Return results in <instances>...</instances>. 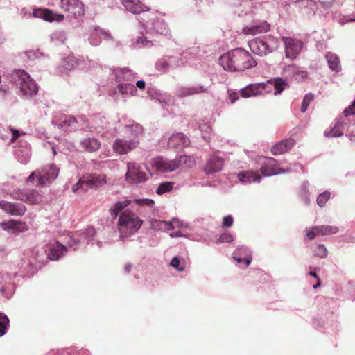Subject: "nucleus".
I'll use <instances>...</instances> for the list:
<instances>
[{
	"label": "nucleus",
	"instance_id": "20e7f679",
	"mask_svg": "<svg viewBox=\"0 0 355 355\" xmlns=\"http://www.w3.org/2000/svg\"><path fill=\"white\" fill-rule=\"evenodd\" d=\"M143 220L130 210L123 211L119 217L118 228L120 234L119 240H129L128 238L136 233L141 227Z\"/></svg>",
	"mask_w": 355,
	"mask_h": 355
},
{
	"label": "nucleus",
	"instance_id": "cd10ccee",
	"mask_svg": "<svg viewBox=\"0 0 355 355\" xmlns=\"http://www.w3.org/2000/svg\"><path fill=\"white\" fill-rule=\"evenodd\" d=\"M47 250V258L51 261L60 259L67 252V247L57 241L50 243Z\"/></svg>",
	"mask_w": 355,
	"mask_h": 355
},
{
	"label": "nucleus",
	"instance_id": "37998d69",
	"mask_svg": "<svg viewBox=\"0 0 355 355\" xmlns=\"http://www.w3.org/2000/svg\"><path fill=\"white\" fill-rule=\"evenodd\" d=\"M130 202L131 200L127 198L123 200L116 202L110 208L111 214L116 218L123 209H125L130 204Z\"/></svg>",
	"mask_w": 355,
	"mask_h": 355
},
{
	"label": "nucleus",
	"instance_id": "c85d7f7f",
	"mask_svg": "<svg viewBox=\"0 0 355 355\" xmlns=\"http://www.w3.org/2000/svg\"><path fill=\"white\" fill-rule=\"evenodd\" d=\"M223 159L214 154L208 157L204 167V171L207 174H211L220 171L223 168Z\"/></svg>",
	"mask_w": 355,
	"mask_h": 355
},
{
	"label": "nucleus",
	"instance_id": "9d476101",
	"mask_svg": "<svg viewBox=\"0 0 355 355\" xmlns=\"http://www.w3.org/2000/svg\"><path fill=\"white\" fill-rule=\"evenodd\" d=\"M12 196L15 199L29 205H39L46 201L43 193L35 189H17L12 191Z\"/></svg>",
	"mask_w": 355,
	"mask_h": 355
},
{
	"label": "nucleus",
	"instance_id": "4d7b16f0",
	"mask_svg": "<svg viewBox=\"0 0 355 355\" xmlns=\"http://www.w3.org/2000/svg\"><path fill=\"white\" fill-rule=\"evenodd\" d=\"M313 100V95L311 94H306L302 100L300 111L303 113H304L308 107L309 106L310 103Z\"/></svg>",
	"mask_w": 355,
	"mask_h": 355
},
{
	"label": "nucleus",
	"instance_id": "3c124183",
	"mask_svg": "<svg viewBox=\"0 0 355 355\" xmlns=\"http://www.w3.org/2000/svg\"><path fill=\"white\" fill-rule=\"evenodd\" d=\"M319 234L322 236L334 234L338 232V227L334 225H318Z\"/></svg>",
	"mask_w": 355,
	"mask_h": 355
},
{
	"label": "nucleus",
	"instance_id": "ddd939ff",
	"mask_svg": "<svg viewBox=\"0 0 355 355\" xmlns=\"http://www.w3.org/2000/svg\"><path fill=\"white\" fill-rule=\"evenodd\" d=\"M147 180V175L144 166L135 162L127 163V172L125 180L131 184H137L145 182Z\"/></svg>",
	"mask_w": 355,
	"mask_h": 355
},
{
	"label": "nucleus",
	"instance_id": "de8ad7c7",
	"mask_svg": "<svg viewBox=\"0 0 355 355\" xmlns=\"http://www.w3.org/2000/svg\"><path fill=\"white\" fill-rule=\"evenodd\" d=\"M331 198V192L330 189L325 190L324 191L320 193L316 199L317 205L320 207L322 208L326 206L327 202L330 200Z\"/></svg>",
	"mask_w": 355,
	"mask_h": 355
},
{
	"label": "nucleus",
	"instance_id": "13d9d810",
	"mask_svg": "<svg viewBox=\"0 0 355 355\" xmlns=\"http://www.w3.org/2000/svg\"><path fill=\"white\" fill-rule=\"evenodd\" d=\"M318 226H314L311 228H306L305 230V239L313 240L318 234L319 230Z\"/></svg>",
	"mask_w": 355,
	"mask_h": 355
},
{
	"label": "nucleus",
	"instance_id": "c9c22d12",
	"mask_svg": "<svg viewBox=\"0 0 355 355\" xmlns=\"http://www.w3.org/2000/svg\"><path fill=\"white\" fill-rule=\"evenodd\" d=\"M80 147L89 153L98 150L101 147V142L94 137H86L80 140Z\"/></svg>",
	"mask_w": 355,
	"mask_h": 355
},
{
	"label": "nucleus",
	"instance_id": "4c0bfd02",
	"mask_svg": "<svg viewBox=\"0 0 355 355\" xmlns=\"http://www.w3.org/2000/svg\"><path fill=\"white\" fill-rule=\"evenodd\" d=\"M345 126L346 123L338 121L329 130L324 132V136L329 138L340 137L343 135Z\"/></svg>",
	"mask_w": 355,
	"mask_h": 355
},
{
	"label": "nucleus",
	"instance_id": "393cba45",
	"mask_svg": "<svg viewBox=\"0 0 355 355\" xmlns=\"http://www.w3.org/2000/svg\"><path fill=\"white\" fill-rule=\"evenodd\" d=\"M124 135L130 140L138 141L139 144L143 136V128L135 122L129 121L124 127Z\"/></svg>",
	"mask_w": 355,
	"mask_h": 355
},
{
	"label": "nucleus",
	"instance_id": "58836bf2",
	"mask_svg": "<svg viewBox=\"0 0 355 355\" xmlns=\"http://www.w3.org/2000/svg\"><path fill=\"white\" fill-rule=\"evenodd\" d=\"M329 67L331 70L338 72L341 70V65L339 57L331 52H328L325 55Z\"/></svg>",
	"mask_w": 355,
	"mask_h": 355
},
{
	"label": "nucleus",
	"instance_id": "f03ea898",
	"mask_svg": "<svg viewBox=\"0 0 355 355\" xmlns=\"http://www.w3.org/2000/svg\"><path fill=\"white\" fill-rule=\"evenodd\" d=\"M92 126L89 127L86 125L85 121L82 119H77L73 116L60 114L58 119H55L52 121V123L58 127V128L64 131L69 130H82L85 128H89L90 130L94 129L97 134L104 136L103 130L107 128V121L104 116L99 114L95 115L92 119Z\"/></svg>",
	"mask_w": 355,
	"mask_h": 355
},
{
	"label": "nucleus",
	"instance_id": "c756f323",
	"mask_svg": "<svg viewBox=\"0 0 355 355\" xmlns=\"http://www.w3.org/2000/svg\"><path fill=\"white\" fill-rule=\"evenodd\" d=\"M33 15L35 18H41L49 22H60L64 19V15L62 14L55 13L48 9H36L33 11Z\"/></svg>",
	"mask_w": 355,
	"mask_h": 355
},
{
	"label": "nucleus",
	"instance_id": "f3484780",
	"mask_svg": "<svg viewBox=\"0 0 355 355\" xmlns=\"http://www.w3.org/2000/svg\"><path fill=\"white\" fill-rule=\"evenodd\" d=\"M261 161V173L263 176H272L278 174L292 172L293 170L288 167L282 169L277 166V162L272 157H263Z\"/></svg>",
	"mask_w": 355,
	"mask_h": 355
},
{
	"label": "nucleus",
	"instance_id": "1a4fd4ad",
	"mask_svg": "<svg viewBox=\"0 0 355 355\" xmlns=\"http://www.w3.org/2000/svg\"><path fill=\"white\" fill-rule=\"evenodd\" d=\"M59 169L54 164H47L41 168L37 169L26 178L27 184L33 183L35 178L37 184L46 185L54 181L58 177Z\"/></svg>",
	"mask_w": 355,
	"mask_h": 355
},
{
	"label": "nucleus",
	"instance_id": "9b49d317",
	"mask_svg": "<svg viewBox=\"0 0 355 355\" xmlns=\"http://www.w3.org/2000/svg\"><path fill=\"white\" fill-rule=\"evenodd\" d=\"M95 234V230L92 227H89L85 231L80 230L71 233L69 235L67 245L73 250L79 249L83 244L94 245L93 238Z\"/></svg>",
	"mask_w": 355,
	"mask_h": 355
},
{
	"label": "nucleus",
	"instance_id": "6e6552de",
	"mask_svg": "<svg viewBox=\"0 0 355 355\" xmlns=\"http://www.w3.org/2000/svg\"><path fill=\"white\" fill-rule=\"evenodd\" d=\"M248 46L253 53L264 56L277 50L279 46V42L275 36L268 35L250 40Z\"/></svg>",
	"mask_w": 355,
	"mask_h": 355
},
{
	"label": "nucleus",
	"instance_id": "603ef678",
	"mask_svg": "<svg viewBox=\"0 0 355 355\" xmlns=\"http://www.w3.org/2000/svg\"><path fill=\"white\" fill-rule=\"evenodd\" d=\"M10 326V320L3 313H0V337L5 335Z\"/></svg>",
	"mask_w": 355,
	"mask_h": 355
},
{
	"label": "nucleus",
	"instance_id": "f704fd0d",
	"mask_svg": "<svg viewBox=\"0 0 355 355\" xmlns=\"http://www.w3.org/2000/svg\"><path fill=\"white\" fill-rule=\"evenodd\" d=\"M103 37L107 39L110 37V35L103 29L95 28L91 31L88 40L91 45L97 46L101 43Z\"/></svg>",
	"mask_w": 355,
	"mask_h": 355
},
{
	"label": "nucleus",
	"instance_id": "f8f14e48",
	"mask_svg": "<svg viewBox=\"0 0 355 355\" xmlns=\"http://www.w3.org/2000/svg\"><path fill=\"white\" fill-rule=\"evenodd\" d=\"M185 63L184 57L182 55H164L156 61L155 67L158 71L166 73L183 67Z\"/></svg>",
	"mask_w": 355,
	"mask_h": 355
},
{
	"label": "nucleus",
	"instance_id": "a19ab883",
	"mask_svg": "<svg viewBox=\"0 0 355 355\" xmlns=\"http://www.w3.org/2000/svg\"><path fill=\"white\" fill-rule=\"evenodd\" d=\"M311 250L314 257L324 259L328 255V250L324 244L314 243L311 245Z\"/></svg>",
	"mask_w": 355,
	"mask_h": 355
},
{
	"label": "nucleus",
	"instance_id": "bb28decb",
	"mask_svg": "<svg viewBox=\"0 0 355 355\" xmlns=\"http://www.w3.org/2000/svg\"><path fill=\"white\" fill-rule=\"evenodd\" d=\"M0 209L12 216H21L26 211V207L24 205L13 203L6 200L0 201Z\"/></svg>",
	"mask_w": 355,
	"mask_h": 355
},
{
	"label": "nucleus",
	"instance_id": "39448f33",
	"mask_svg": "<svg viewBox=\"0 0 355 355\" xmlns=\"http://www.w3.org/2000/svg\"><path fill=\"white\" fill-rule=\"evenodd\" d=\"M12 81L19 88L20 94L25 98H31L35 96L39 86L34 79L23 69H16L11 75Z\"/></svg>",
	"mask_w": 355,
	"mask_h": 355
},
{
	"label": "nucleus",
	"instance_id": "5fc2aeb1",
	"mask_svg": "<svg viewBox=\"0 0 355 355\" xmlns=\"http://www.w3.org/2000/svg\"><path fill=\"white\" fill-rule=\"evenodd\" d=\"M170 266L176 269L178 272H183L186 270V263L181 262L178 257H175L171 261Z\"/></svg>",
	"mask_w": 355,
	"mask_h": 355
},
{
	"label": "nucleus",
	"instance_id": "5701e85b",
	"mask_svg": "<svg viewBox=\"0 0 355 355\" xmlns=\"http://www.w3.org/2000/svg\"><path fill=\"white\" fill-rule=\"evenodd\" d=\"M270 29V25L264 20L254 21L252 24L243 28L242 33L246 35H255L267 33Z\"/></svg>",
	"mask_w": 355,
	"mask_h": 355
},
{
	"label": "nucleus",
	"instance_id": "774afa93",
	"mask_svg": "<svg viewBox=\"0 0 355 355\" xmlns=\"http://www.w3.org/2000/svg\"><path fill=\"white\" fill-rule=\"evenodd\" d=\"M344 114H345L346 116L349 115L355 114V99L347 108L345 109Z\"/></svg>",
	"mask_w": 355,
	"mask_h": 355
},
{
	"label": "nucleus",
	"instance_id": "69168bd1",
	"mask_svg": "<svg viewBox=\"0 0 355 355\" xmlns=\"http://www.w3.org/2000/svg\"><path fill=\"white\" fill-rule=\"evenodd\" d=\"M234 218L232 215L225 216L223 218L222 227L223 228H230L232 226Z\"/></svg>",
	"mask_w": 355,
	"mask_h": 355
},
{
	"label": "nucleus",
	"instance_id": "423d86ee",
	"mask_svg": "<svg viewBox=\"0 0 355 355\" xmlns=\"http://www.w3.org/2000/svg\"><path fill=\"white\" fill-rule=\"evenodd\" d=\"M47 257V250L43 247L37 246L24 254L20 263V270L27 276L33 275L37 270V263H42Z\"/></svg>",
	"mask_w": 355,
	"mask_h": 355
},
{
	"label": "nucleus",
	"instance_id": "09e8293b",
	"mask_svg": "<svg viewBox=\"0 0 355 355\" xmlns=\"http://www.w3.org/2000/svg\"><path fill=\"white\" fill-rule=\"evenodd\" d=\"M14 291L15 285L12 282V279L10 282L8 280L7 284L3 285L0 289L1 295L7 299H10L12 296Z\"/></svg>",
	"mask_w": 355,
	"mask_h": 355
},
{
	"label": "nucleus",
	"instance_id": "a878e982",
	"mask_svg": "<svg viewBox=\"0 0 355 355\" xmlns=\"http://www.w3.org/2000/svg\"><path fill=\"white\" fill-rule=\"evenodd\" d=\"M282 74L286 78H292L300 81L307 78V72L301 70L296 64L285 65L282 69Z\"/></svg>",
	"mask_w": 355,
	"mask_h": 355
},
{
	"label": "nucleus",
	"instance_id": "864d4df0",
	"mask_svg": "<svg viewBox=\"0 0 355 355\" xmlns=\"http://www.w3.org/2000/svg\"><path fill=\"white\" fill-rule=\"evenodd\" d=\"M199 130L201 132L202 138L207 141L211 135V128L209 123H202L199 125Z\"/></svg>",
	"mask_w": 355,
	"mask_h": 355
},
{
	"label": "nucleus",
	"instance_id": "b1692460",
	"mask_svg": "<svg viewBox=\"0 0 355 355\" xmlns=\"http://www.w3.org/2000/svg\"><path fill=\"white\" fill-rule=\"evenodd\" d=\"M125 9L131 13L141 15L138 19L144 17V14L149 11V8L139 0H121Z\"/></svg>",
	"mask_w": 355,
	"mask_h": 355
},
{
	"label": "nucleus",
	"instance_id": "8fccbe9b",
	"mask_svg": "<svg viewBox=\"0 0 355 355\" xmlns=\"http://www.w3.org/2000/svg\"><path fill=\"white\" fill-rule=\"evenodd\" d=\"M272 82L275 87V95L280 94L288 85L286 81L281 78H275ZM268 83H272V80H269Z\"/></svg>",
	"mask_w": 355,
	"mask_h": 355
},
{
	"label": "nucleus",
	"instance_id": "412c9836",
	"mask_svg": "<svg viewBox=\"0 0 355 355\" xmlns=\"http://www.w3.org/2000/svg\"><path fill=\"white\" fill-rule=\"evenodd\" d=\"M14 155L19 162L27 164L31 159L29 144L26 141L20 139L15 146Z\"/></svg>",
	"mask_w": 355,
	"mask_h": 355
},
{
	"label": "nucleus",
	"instance_id": "680f3d73",
	"mask_svg": "<svg viewBox=\"0 0 355 355\" xmlns=\"http://www.w3.org/2000/svg\"><path fill=\"white\" fill-rule=\"evenodd\" d=\"M232 257L234 261L240 266L241 268H247L250 266V263H248V259L243 257H239L238 255L232 254Z\"/></svg>",
	"mask_w": 355,
	"mask_h": 355
},
{
	"label": "nucleus",
	"instance_id": "72a5a7b5",
	"mask_svg": "<svg viewBox=\"0 0 355 355\" xmlns=\"http://www.w3.org/2000/svg\"><path fill=\"white\" fill-rule=\"evenodd\" d=\"M141 35H138L130 41V46L132 49L150 48L153 46V42L144 35L146 33L141 29Z\"/></svg>",
	"mask_w": 355,
	"mask_h": 355
},
{
	"label": "nucleus",
	"instance_id": "7ed1b4c3",
	"mask_svg": "<svg viewBox=\"0 0 355 355\" xmlns=\"http://www.w3.org/2000/svg\"><path fill=\"white\" fill-rule=\"evenodd\" d=\"M219 64L225 70L230 71H243L257 64L250 53L242 48L234 49L221 55Z\"/></svg>",
	"mask_w": 355,
	"mask_h": 355
},
{
	"label": "nucleus",
	"instance_id": "052dcab7",
	"mask_svg": "<svg viewBox=\"0 0 355 355\" xmlns=\"http://www.w3.org/2000/svg\"><path fill=\"white\" fill-rule=\"evenodd\" d=\"M171 226L173 227V230L175 228L190 229L189 223L180 220L177 218H173L171 220Z\"/></svg>",
	"mask_w": 355,
	"mask_h": 355
},
{
	"label": "nucleus",
	"instance_id": "ea45409f",
	"mask_svg": "<svg viewBox=\"0 0 355 355\" xmlns=\"http://www.w3.org/2000/svg\"><path fill=\"white\" fill-rule=\"evenodd\" d=\"M21 134L17 130L4 128L0 125V139L6 140L11 135L10 141L15 142Z\"/></svg>",
	"mask_w": 355,
	"mask_h": 355
},
{
	"label": "nucleus",
	"instance_id": "f257e3e1",
	"mask_svg": "<svg viewBox=\"0 0 355 355\" xmlns=\"http://www.w3.org/2000/svg\"><path fill=\"white\" fill-rule=\"evenodd\" d=\"M112 76L116 83V89L112 94L115 101L118 100V94L126 98L137 96L138 89L143 91L146 88V82L137 80V73L128 68L114 69Z\"/></svg>",
	"mask_w": 355,
	"mask_h": 355
},
{
	"label": "nucleus",
	"instance_id": "473e14b6",
	"mask_svg": "<svg viewBox=\"0 0 355 355\" xmlns=\"http://www.w3.org/2000/svg\"><path fill=\"white\" fill-rule=\"evenodd\" d=\"M237 177L239 180L243 184H250L252 182H259L261 176L257 171H245L238 173Z\"/></svg>",
	"mask_w": 355,
	"mask_h": 355
},
{
	"label": "nucleus",
	"instance_id": "0e129e2a",
	"mask_svg": "<svg viewBox=\"0 0 355 355\" xmlns=\"http://www.w3.org/2000/svg\"><path fill=\"white\" fill-rule=\"evenodd\" d=\"M234 241V236L229 232L222 234L219 239V243H231Z\"/></svg>",
	"mask_w": 355,
	"mask_h": 355
},
{
	"label": "nucleus",
	"instance_id": "79ce46f5",
	"mask_svg": "<svg viewBox=\"0 0 355 355\" xmlns=\"http://www.w3.org/2000/svg\"><path fill=\"white\" fill-rule=\"evenodd\" d=\"M67 37V33L63 30H56L50 35V40L55 45L64 44Z\"/></svg>",
	"mask_w": 355,
	"mask_h": 355
},
{
	"label": "nucleus",
	"instance_id": "e433bc0d",
	"mask_svg": "<svg viewBox=\"0 0 355 355\" xmlns=\"http://www.w3.org/2000/svg\"><path fill=\"white\" fill-rule=\"evenodd\" d=\"M207 87L200 85H196L189 87H182L179 90V95L182 97L189 96L195 94L205 93L207 92Z\"/></svg>",
	"mask_w": 355,
	"mask_h": 355
},
{
	"label": "nucleus",
	"instance_id": "c03bdc74",
	"mask_svg": "<svg viewBox=\"0 0 355 355\" xmlns=\"http://www.w3.org/2000/svg\"><path fill=\"white\" fill-rule=\"evenodd\" d=\"M151 228L154 230L168 231L173 230L171 221L155 220L151 222Z\"/></svg>",
	"mask_w": 355,
	"mask_h": 355
},
{
	"label": "nucleus",
	"instance_id": "aec40b11",
	"mask_svg": "<svg viewBox=\"0 0 355 355\" xmlns=\"http://www.w3.org/2000/svg\"><path fill=\"white\" fill-rule=\"evenodd\" d=\"M60 5L70 17H77L84 15L83 3L80 0H60Z\"/></svg>",
	"mask_w": 355,
	"mask_h": 355
},
{
	"label": "nucleus",
	"instance_id": "338daca9",
	"mask_svg": "<svg viewBox=\"0 0 355 355\" xmlns=\"http://www.w3.org/2000/svg\"><path fill=\"white\" fill-rule=\"evenodd\" d=\"M12 279L11 275L8 273H1L0 272V285H4L7 284V281L9 282Z\"/></svg>",
	"mask_w": 355,
	"mask_h": 355
},
{
	"label": "nucleus",
	"instance_id": "6ab92c4d",
	"mask_svg": "<svg viewBox=\"0 0 355 355\" xmlns=\"http://www.w3.org/2000/svg\"><path fill=\"white\" fill-rule=\"evenodd\" d=\"M60 68L61 72H67L76 68L85 69L88 68V66L84 59L76 58L73 55H69L62 58Z\"/></svg>",
	"mask_w": 355,
	"mask_h": 355
},
{
	"label": "nucleus",
	"instance_id": "6e6d98bb",
	"mask_svg": "<svg viewBox=\"0 0 355 355\" xmlns=\"http://www.w3.org/2000/svg\"><path fill=\"white\" fill-rule=\"evenodd\" d=\"M0 226L3 230L10 233L15 234L16 220H10L8 222L1 223Z\"/></svg>",
	"mask_w": 355,
	"mask_h": 355
},
{
	"label": "nucleus",
	"instance_id": "dca6fc26",
	"mask_svg": "<svg viewBox=\"0 0 355 355\" xmlns=\"http://www.w3.org/2000/svg\"><path fill=\"white\" fill-rule=\"evenodd\" d=\"M105 177L104 175H97L92 177H83L73 186L72 190L74 192L79 191H86L88 189L98 187L106 184Z\"/></svg>",
	"mask_w": 355,
	"mask_h": 355
},
{
	"label": "nucleus",
	"instance_id": "bf43d9fd",
	"mask_svg": "<svg viewBox=\"0 0 355 355\" xmlns=\"http://www.w3.org/2000/svg\"><path fill=\"white\" fill-rule=\"evenodd\" d=\"M137 205L141 207H146L150 209L153 208L155 205L154 200L150 198H137L135 199Z\"/></svg>",
	"mask_w": 355,
	"mask_h": 355
},
{
	"label": "nucleus",
	"instance_id": "a18cd8bd",
	"mask_svg": "<svg viewBox=\"0 0 355 355\" xmlns=\"http://www.w3.org/2000/svg\"><path fill=\"white\" fill-rule=\"evenodd\" d=\"M232 254L238 255L239 257H245L248 259V263H251L252 262V251L251 250L244 245L239 246Z\"/></svg>",
	"mask_w": 355,
	"mask_h": 355
},
{
	"label": "nucleus",
	"instance_id": "49530a36",
	"mask_svg": "<svg viewBox=\"0 0 355 355\" xmlns=\"http://www.w3.org/2000/svg\"><path fill=\"white\" fill-rule=\"evenodd\" d=\"M174 185L175 183L173 182H162L157 187L155 192L159 196L168 193L173 190Z\"/></svg>",
	"mask_w": 355,
	"mask_h": 355
},
{
	"label": "nucleus",
	"instance_id": "2f4dec72",
	"mask_svg": "<svg viewBox=\"0 0 355 355\" xmlns=\"http://www.w3.org/2000/svg\"><path fill=\"white\" fill-rule=\"evenodd\" d=\"M189 139L183 133L178 132L171 135L168 140V146L171 148H179L187 146Z\"/></svg>",
	"mask_w": 355,
	"mask_h": 355
},
{
	"label": "nucleus",
	"instance_id": "0eeeda50",
	"mask_svg": "<svg viewBox=\"0 0 355 355\" xmlns=\"http://www.w3.org/2000/svg\"><path fill=\"white\" fill-rule=\"evenodd\" d=\"M140 28L146 33H157L164 35H170V29L162 18H156L153 12L148 11L144 14V17L138 19Z\"/></svg>",
	"mask_w": 355,
	"mask_h": 355
},
{
	"label": "nucleus",
	"instance_id": "7c9ffc66",
	"mask_svg": "<svg viewBox=\"0 0 355 355\" xmlns=\"http://www.w3.org/2000/svg\"><path fill=\"white\" fill-rule=\"evenodd\" d=\"M295 144V141L294 139H285L273 145L271 148V152L275 155L286 153L294 146Z\"/></svg>",
	"mask_w": 355,
	"mask_h": 355
},
{
	"label": "nucleus",
	"instance_id": "a211bd4d",
	"mask_svg": "<svg viewBox=\"0 0 355 355\" xmlns=\"http://www.w3.org/2000/svg\"><path fill=\"white\" fill-rule=\"evenodd\" d=\"M139 147V141L124 137L116 139L113 144V150L119 155H126Z\"/></svg>",
	"mask_w": 355,
	"mask_h": 355
},
{
	"label": "nucleus",
	"instance_id": "2eb2a0df",
	"mask_svg": "<svg viewBox=\"0 0 355 355\" xmlns=\"http://www.w3.org/2000/svg\"><path fill=\"white\" fill-rule=\"evenodd\" d=\"M284 44L285 57L291 60H295L301 53L303 48L302 40L291 37H282Z\"/></svg>",
	"mask_w": 355,
	"mask_h": 355
},
{
	"label": "nucleus",
	"instance_id": "e2e57ef3",
	"mask_svg": "<svg viewBox=\"0 0 355 355\" xmlns=\"http://www.w3.org/2000/svg\"><path fill=\"white\" fill-rule=\"evenodd\" d=\"M28 230V227L25 222L16 220L15 234L24 232Z\"/></svg>",
	"mask_w": 355,
	"mask_h": 355
},
{
	"label": "nucleus",
	"instance_id": "4be33fe9",
	"mask_svg": "<svg viewBox=\"0 0 355 355\" xmlns=\"http://www.w3.org/2000/svg\"><path fill=\"white\" fill-rule=\"evenodd\" d=\"M267 83H258L249 84L240 89V94L243 98H250L261 95L266 91Z\"/></svg>",
	"mask_w": 355,
	"mask_h": 355
},
{
	"label": "nucleus",
	"instance_id": "4468645a",
	"mask_svg": "<svg viewBox=\"0 0 355 355\" xmlns=\"http://www.w3.org/2000/svg\"><path fill=\"white\" fill-rule=\"evenodd\" d=\"M188 159H191L186 155H182L178 160H169L162 157H157L153 159V166L159 172L167 173L177 169L181 162L185 163Z\"/></svg>",
	"mask_w": 355,
	"mask_h": 355
}]
</instances>
